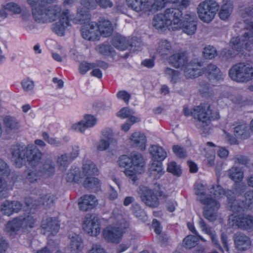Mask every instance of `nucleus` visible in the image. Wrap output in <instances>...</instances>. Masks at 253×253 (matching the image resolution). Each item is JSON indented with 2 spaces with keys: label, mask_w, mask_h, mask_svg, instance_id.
I'll list each match as a JSON object with an SVG mask.
<instances>
[{
  "label": "nucleus",
  "mask_w": 253,
  "mask_h": 253,
  "mask_svg": "<svg viewBox=\"0 0 253 253\" xmlns=\"http://www.w3.org/2000/svg\"><path fill=\"white\" fill-rule=\"evenodd\" d=\"M246 29L250 32L245 33L241 39L233 38L230 42L231 47L229 49H225L222 51L221 54L223 58H233L240 53H242L244 49L248 51L252 49L253 45V22H248Z\"/></svg>",
  "instance_id": "2"
},
{
  "label": "nucleus",
  "mask_w": 253,
  "mask_h": 253,
  "mask_svg": "<svg viewBox=\"0 0 253 253\" xmlns=\"http://www.w3.org/2000/svg\"><path fill=\"white\" fill-rule=\"evenodd\" d=\"M199 224L202 231L210 236L212 243L215 247L219 250L222 251V249L218 242L217 236L215 234V232L212 231L210 227H208L205 221L201 217H200Z\"/></svg>",
  "instance_id": "31"
},
{
  "label": "nucleus",
  "mask_w": 253,
  "mask_h": 253,
  "mask_svg": "<svg viewBox=\"0 0 253 253\" xmlns=\"http://www.w3.org/2000/svg\"><path fill=\"white\" fill-rule=\"evenodd\" d=\"M129 7L139 12H155L162 9L165 3V0H126Z\"/></svg>",
  "instance_id": "7"
},
{
  "label": "nucleus",
  "mask_w": 253,
  "mask_h": 253,
  "mask_svg": "<svg viewBox=\"0 0 253 253\" xmlns=\"http://www.w3.org/2000/svg\"><path fill=\"white\" fill-rule=\"evenodd\" d=\"M94 63H88L85 61L82 62L79 65V72L81 74L84 75L90 69L94 68Z\"/></svg>",
  "instance_id": "58"
},
{
  "label": "nucleus",
  "mask_w": 253,
  "mask_h": 253,
  "mask_svg": "<svg viewBox=\"0 0 253 253\" xmlns=\"http://www.w3.org/2000/svg\"><path fill=\"white\" fill-rule=\"evenodd\" d=\"M229 177L233 181L237 182L240 181L243 178V172L238 167H232L228 171Z\"/></svg>",
  "instance_id": "44"
},
{
  "label": "nucleus",
  "mask_w": 253,
  "mask_h": 253,
  "mask_svg": "<svg viewBox=\"0 0 253 253\" xmlns=\"http://www.w3.org/2000/svg\"><path fill=\"white\" fill-rule=\"evenodd\" d=\"M134 112L128 108H123L119 112H118L117 115L118 117L125 119L128 118V121L134 124L138 121V119L132 116Z\"/></svg>",
  "instance_id": "46"
},
{
  "label": "nucleus",
  "mask_w": 253,
  "mask_h": 253,
  "mask_svg": "<svg viewBox=\"0 0 253 253\" xmlns=\"http://www.w3.org/2000/svg\"><path fill=\"white\" fill-rule=\"evenodd\" d=\"M219 7V5L214 0H206L201 2L197 7L199 18L204 22H210L214 18Z\"/></svg>",
  "instance_id": "8"
},
{
  "label": "nucleus",
  "mask_w": 253,
  "mask_h": 253,
  "mask_svg": "<svg viewBox=\"0 0 253 253\" xmlns=\"http://www.w3.org/2000/svg\"><path fill=\"white\" fill-rule=\"evenodd\" d=\"M31 219V217L27 216L23 218H15L13 220L8 222L6 225V231L10 235H13L17 233L24 223Z\"/></svg>",
  "instance_id": "20"
},
{
  "label": "nucleus",
  "mask_w": 253,
  "mask_h": 253,
  "mask_svg": "<svg viewBox=\"0 0 253 253\" xmlns=\"http://www.w3.org/2000/svg\"><path fill=\"white\" fill-rule=\"evenodd\" d=\"M81 178V171L79 168L71 169L66 177L67 181L70 182H78Z\"/></svg>",
  "instance_id": "45"
},
{
  "label": "nucleus",
  "mask_w": 253,
  "mask_h": 253,
  "mask_svg": "<svg viewBox=\"0 0 253 253\" xmlns=\"http://www.w3.org/2000/svg\"><path fill=\"white\" fill-rule=\"evenodd\" d=\"M131 166L138 173L144 170V161L142 155L137 152H132L130 154Z\"/></svg>",
  "instance_id": "28"
},
{
  "label": "nucleus",
  "mask_w": 253,
  "mask_h": 253,
  "mask_svg": "<svg viewBox=\"0 0 253 253\" xmlns=\"http://www.w3.org/2000/svg\"><path fill=\"white\" fill-rule=\"evenodd\" d=\"M138 193L141 201L147 206L151 208L158 206L159 202L157 195L147 187L140 186Z\"/></svg>",
  "instance_id": "12"
},
{
  "label": "nucleus",
  "mask_w": 253,
  "mask_h": 253,
  "mask_svg": "<svg viewBox=\"0 0 253 253\" xmlns=\"http://www.w3.org/2000/svg\"><path fill=\"white\" fill-rule=\"evenodd\" d=\"M10 169L7 163L0 158V188L6 186V181L5 177L10 173Z\"/></svg>",
  "instance_id": "34"
},
{
  "label": "nucleus",
  "mask_w": 253,
  "mask_h": 253,
  "mask_svg": "<svg viewBox=\"0 0 253 253\" xmlns=\"http://www.w3.org/2000/svg\"><path fill=\"white\" fill-rule=\"evenodd\" d=\"M199 239L197 237L193 235H188L186 237L183 241L184 246L186 248L191 249L198 244Z\"/></svg>",
  "instance_id": "51"
},
{
  "label": "nucleus",
  "mask_w": 253,
  "mask_h": 253,
  "mask_svg": "<svg viewBox=\"0 0 253 253\" xmlns=\"http://www.w3.org/2000/svg\"><path fill=\"white\" fill-rule=\"evenodd\" d=\"M206 72L210 80L219 81L222 79L221 72L215 65H208L206 68Z\"/></svg>",
  "instance_id": "35"
},
{
  "label": "nucleus",
  "mask_w": 253,
  "mask_h": 253,
  "mask_svg": "<svg viewBox=\"0 0 253 253\" xmlns=\"http://www.w3.org/2000/svg\"><path fill=\"white\" fill-rule=\"evenodd\" d=\"M234 241L236 248L240 251L247 250L251 245L250 238L242 233H236L234 236Z\"/></svg>",
  "instance_id": "23"
},
{
  "label": "nucleus",
  "mask_w": 253,
  "mask_h": 253,
  "mask_svg": "<svg viewBox=\"0 0 253 253\" xmlns=\"http://www.w3.org/2000/svg\"><path fill=\"white\" fill-rule=\"evenodd\" d=\"M172 150L175 155L180 158H184L187 156V153L185 149L179 145H174Z\"/></svg>",
  "instance_id": "59"
},
{
  "label": "nucleus",
  "mask_w": 253,
  "mask_h": 253,
  "mask_svg": "<svg viewBox=\"0 0 253 253\" xmlns=\"http://www.w3.org/2000/svg\"><path fill=\"white\" fill-rule=\"evenodd\" d=\"M150 175L154 179H158L163 174L162 164L161 162L154 161L150 166Z\"/></svg>",
  "instance_id": "39"
},
{
  "label": "nucleus",
  "mask_w": 253,
  "mask_h": 253,
  "mask_svg": "<svg viewBox=\"0 0 253 253\" xmlns=\"http://www.w3.org/2000/svg\"><path fill=\"white\" fill-rule=\"evenodd\" d=\"M169 62L173 67L177 68H184L189 63L187 57L184 53L173 54L170 56Z\"/></svg>",
  "instance_id": "26"
},
{
  "label": "nucleus",
  "mask_w": 253,
  "mask_h": 253,
  "mask_svg": "<svg viewBox=\"0 0 253 253\" xmlns=\"http://www.w3.org/2000/svg\"><path fill=\"white\" fill-rule=\"evenodd\" d=\"M84 187L88 189L96 191L100 188L99 180L94 177H86L84 182Z\"/></svg>",
  "instance_id": "43"
},
{
  "label": "nucleus",
  "mask_w": 253,
  "mask_h": 253,
  "mask_svg": "<svg viewBox=\"0 0 253 253\" xmlns=\"http://www.w3.org/2000/svg\"><path fill=\"white\" fill-rule=\"evenodd\" d=\"M55 199V197L53 195L43 194L41 196L38 203H36V201H34V203H33L31 198H27L25 203L28 207L31 208L34 207L35 206H42L45 209H48L53 206Z\"/></svg>",
  "instance_id": "15"
},
{
  "label": "nucleus",
  "mask_w": 253,
  "mask_h": 253,
  "mask_svg": "<svg viewBox=\"0 0 253 253\" xmlns=\"http://www.w3.org/2000/svg\"><path fill=\"white\" fill-rule=\"evenodd\" d=\"M203 54L205 58L211 59L216 56V50L214 47L209 45L204 48Z\"/></svg>",
  "instance_id": "55"
},
{
  "label": "nucleus",
  "mask_w": 253,
  "mask_h": 253,
  "mask_svg": "<svg viewBox=\"0 0 253 253\" xmlns=\"http://www.w3.org/2000/svg\"><path fill=\"white\" fill-rule=\"evenodd\" d=\"M3 124L7 133L15 131L19 127V123L14 118L6 116L3 119Z\"/></svg>",
  "instance_id": "37"
},
{
  "label": "nucleus",
  "mask_w": 253,
  "mask_h": 253,
  "mask_svg": "<svg viewBox=\"0 0 253 253\" xmlns=\"http://www.w3.org/2000/svg\"><path fill=\"white\" fill-rule=\"evenodd\" d=\"M51 2L45 0H37L33 5L32 14L34 19L38 22H51L60 18L61 8L58 5H48Z\"/></svg>",
  "instance_id": "4"
},
{
  "label": "nucleus",
  "mask_w": 253,
  "mask_h": 253,
  "mask_svg": "<svg viewBox=\"0 0 253 253\" xmlns=\"http://www.w3.org/2000/svg\"><path fill=\"white\" fill-rule=\"evenodd\" d=\"M230 78L238 82H247L253 79V67L249 64L239 63L229 71Z\"/></svg>",
  "instance_id": "6"
},
{
  "label": "nucleus",
  "mask_w": 253,
  "mask_h": 253,
  "mask_svg": "<svg viewBox=\"0 0 253 253\" xmlns=\"http://www.w3.org/2000/svg\"><path fill=\"white\" fill-rule=\"evenodd\" d=\"M81 4L85 9H84L82 12L81 10L78 9V18L81 21L89 19V15L87 10L94 8V3L92 0H82Z\"/></svg>",
  "instance_id": "33"
},
{
  "label": "nucleus",
  "mask_w": 253,
  "mask_h": 253,
  "mask_svg": "<svg viewBox=\"0 0 253 253\" xmlns=\"http://www.w3.org/2000/svg\"><path fill=\"white\" fill-rule=\"evenodd\" d=\"M167 170L169 172L176 176H180L181 174V170L180 166L177 165L174 162H171L169 163Z\"/></svg>",
  "instance_id": "56"
},
{
  "label": "nucleus",
  "mask_w": 253,
  "mask_h": 253,
  "mask_svg": "<svg viewBox=\"0 0 253 253\" xmlns=\"http://www.w3.org/2000/svg\"><path fill=\"white\" fill-rule=\"evenodd\" d=\"M12 160L17 167L20 168L27 159L29 164L35 167L39 163L42 158V153L34 145H16L11 148Z\"/></svg>",
  "instance_id": "1"
},
{
  "label": "nucleus",
  "mask_w": 253,
  "mask_h": 253,
  "mask_svg": "<svg viewBox=\"0 0 253 253\" xmlns=\"http://www.w3.org/2000/svg\"><path fill=\"white\" fill-rule=\"evenodd\" d=\"M1 212L4 215L9 216L13 213L12 205L11 202L8 201H5L1 205Z\"/></svg>",
  "instance_id": "54"
},
{
  "label": "nucleus",
  "mask_w": 253,
  "mask_h": 253,
  "mask_svg": "<svg viewBox=\"0 0 253 253\" xmlns=\"http://www.w3.org/2000/svg\"><path fill=\"white\" fill-rule=\"evenodd\" d=\"M149 152L154 161L162 162L167 157V153L161 147L153 145L149 148Z\"/></svg>",
  "instance_id": "30"
},
{
  "label": "nucleus",
  "mask_w": 253,
  "mask_h": 253,
  "mask_svg": "<svg viewBox=\"0 0 253 253\" xmlns=\"http://www.w3.org/2000/svg\"><path fill=\"white\" fill-rule=\"evenodd\" d=\"M118 164L121 167H129L131 166V158L126 155H122L119 158Z\"/></svg>",
  "instance_id": "61"
},
{
  "label": "nucleus",
  "mask_w": 253,
  "mask_h": 253,
  "mask_svg": "<svg viewBox=\"0 0 253 253\" xmlns=\"http://www.w3.org/2000/svg\"><path fill=\"white\" fill-rule=\"evenodd\" d=\"M245 203L246 208H253V190H250L245 194Z\"/></svg>",
  "instance_id": "60"
},
{
  "label": "nucleus",
  "mask_w": 253,
  "mask_h": 253,
  "mask_svg": "<svg viewBox=\"0 0 253 253\" xmlns=\"http://www.w3.org/2000/svg\"><path fill=\"white\" fill-rule=\"evenodd\" d=\"M112 44L121 50H126L129 45L128 42L126 38L120 35H117L113 38Z\"/></svg>",
  "instance_id": "41"
},
{
  "label": "nucleus",
  "mask_w": 253,
  "mask_h": 253,
  "mask_svg": "<svg viewBox=\"0 0 253 253\" xmlns=\"http://www.w3.org/2000/svg\"><path fill=\"white\" fill-rule=\"evenodd\" d=\"M82 37L88 41H95L99 39V32L97 30V24L94 22L84 25L81 30Z\"/></svg>",
  "instance_id": "14"
},
{
  "label": "nucleus",
  "mask_w": 253,
  "mask_h": 253,
  "mask_svg": "<svg viewBox=\"0 0 253 253\" xmlns=\"http://www.w3.org/2000/svg\"><path fill=\"white\" fill-rule=\"evenodd\" d=\"M200 65L198 61H191L184 68V74L187 79H194L201 76L202 72L199 68Z\"/></svg>",
  "instance_id": "19"
},
{
  "label": "nucleus",
  "mask_w": 253,
  "mask_h": 253,
  "mask_svg": "<svg viewBox=\"0 0 253 253\" xmlns=\"http://www.w3.org/2000/svg\"><path fill=\"white\" fill-rule=\"evenodd\" d=\"M172 47L171 43L166 40H163L160 41L157 47V52L162 56L168 55L172 52Z\"/></svg>",
  "instance_id": "36"
},
{
  "label": "nucleus",
  "mask_w": 253,
  "mask_h": 253,
  "mask_svg": "<svg viewBox=\"0 0 253 253\" xmlns=\"http://www.w3.org/2000/svg\"><path fill=\"white\" fill-rule=\"evenodd\" d=\"M42 137L45 141L51 145L55 147H58L61 144L60 141L57 140L54 138L50 137L48 134L46 132H43L42 133Z\"/></svg>",
  "instance_id": "62"
},
{
  "label": "nucleus",
  "mask_w": 253,
  "mask_h": 253,
  "mask_svg": "<svg viewBox=\"0 0 253 253\" xmlns=\"http://www.w3.org/2000/svg\"><path fill=\"white\" fill-rule=\"evenodd\" d=\"M210 193L211 194L209 196H211L217 202V199L222 198L224 196L227 197V191H225L223 188L220 185H212L211 187L209 189Z\"/></svg>",
  "instance_id": "40"
},
{
  "label": "nucleus",
  "mask_w": 253,
  "mask_h": 253,
  "mask_svg": "<svg viewBox=\"0 0 253 253\" xmlns=\"http://www.w3.org/2000/svg\"><path fill=\"white\" fill-rule=\"evenodd\" d=\"M99 53L103 55H113L115 52L114 48L109 44H101L97 46Z\"/></svg>",
  "instance_id": "53"
},
{
  "label": "nucleus",
  "mask_w": 253,
  "mask_h": 253,
  "mask_svg": "<svg viewBox=\"0 0 253 253\" xmlns=\"http://www.w3.org/2000/svg\"><path fill=\"white\" fill-rule=\"evenodd\" d=\"M42 227L43 234H45L46 232H47L54 235L58 232L60 225L55 218L50 217L43 221Z\"/></svg>",
  "instance_id": "25"
},
{
  "label": "nucleus",
  "mask_w": 253,
  "mask_h": 253,
  "mask_svg": "<svg viewBox=\"0 0 253 253\" xmlns=\"http://www.w3.org/2000/svg\"><path fill=\"white\" fill-rule=\"evenodd\" d=\"M55 166L54 162L50 159L44 160L39 170L42 176L44 175L49 176L55 172Z\"/></svg>",
  "instance_id": "32"
},
{
  "label": "nucleus",
  "mask_w": 253,
  "mask_h": 253,
  "mask_svg": "<svg viewBox=\"0 0 253 253\" xmlns=\"http://www.w3.org/2000/svg\"><path fill=\"white\" fill-rule=\"evenodd\" d=\"M183 113L185 116H192L197 120L196 126L197 127L203 132H205L206 127L208 126L211 120L219 118V115L216 112L214 113L211 109V106L208 104H201L193 108L190 111L187 107H184Z\"/></svg>",
  "instance_id": "3"
},
{
  "label": "nucleus",
  "mask_w": 253,
  "mask_h": 253,
  "mask_svg": "<svg viewBox=\"0 0 253 253\" xmlns=\"http://www.w3.org/2000/svg\"><path fill=\"white\" fill-rule=\"evenodd\" d=\"M233 10L232 5L230 3H226L223 5L219 12V16L222 20L227 19Z\"/></svg>",
  "instance_id": "49"
},
{
  "label": "nucleus",
  "mask_w": 253,
  "mask_h": 253,
  "mask_svg": "<svg viewBox=\"0 0 253 253\" xmlns=\"http://www.w3.org/2000/svg\"><path fill=\"white\" fill-rule=\"evenodd\" d=\"M127 226L128 223L123 219L114 226L106 227L103 232V237L108 242L118 243L122 234Z\"/></svg>",
  "instance_id": "9"
},
{
  "label": "nucleus",
  "mask_w": 253,
  "mask_h": 253,
  "mask_svg": "<svg viewBox=\"0 0 253 253\" xmlns=\"http://www.w3.org/2000/svg\"><path fill=\"white\" fill-rule=\"evenodd\" d=\"M233 194L231 191L227 190V198L228 208L234 213L244 211L245 209H247L245 202L239 198L235 199Z\"/></svg>",
  "instance_id": "17"
},
{
  "label": "nucleus",
  "mask_w": 253,
  "mask_h": 253,
  "mask_svg": "<svg viewBox=\"0 0 253 253\" xmlns=\"http://www.w3.org/2000/svg\"><path fill=\"white\" fill-rule=\"evenodd\" d=\"M165 73L172 84L176 83L179 80L180 72L178 71L167 68L165 70Z\"/></svg>",
  "instance_id": "50"
},
{
  "label": "nucleus",
  "mask_w": 253,
  "mask_h": 253,
  "mask_svg": "<svg viewBox=\"0 0 253 253\" xmlns=\"http://www.w3.org/2000/svg\"><path fill=\"white\" fill-rule=\"evenodd\" d=\"M176 28H182L183 32L187 35L194 34L197 29V17L195 13L186 14Z\"/></svg>",
  "instance_id": "11"
},
{
  "label": "nucleus",
  "mask_w": 253,
  "mask_h": 253,
  "mask_svg": "<svg viewBox=\"0 0 253 253\" xmlns=\"http://www.w3.org/2000/svg\"><path fill=\"white\" fill-rule=\"evenodd\" d=\"M233 126L234 134L237 138L246 139L249 137L250 132L247 124L236 123Z\"/></svg>",
  "instance_id": "29"
},
{
  "label": "nucleus",
  "mask_w": 253,
  "mask_h": 253,
  "mask_svg": "<svg viewBox=\"0 0 253 253\" xmlns=\"http://www.w3.org/2000/svg\"><path fill=\"white\" fill-rule=\"evenodd\" d=\"M130 143L132 146L143 151L146 148V137L140 132H135L130 137Z\"/></svg>",
  "instance_id": "24"
},
{
  "label": "nucleus",
  "mask_w": 253,
  "mask_h": 253,
  "mask_svg": "<svg viewBox=\"0 0 253 253\" xmlns=\"http://www.w3.org/2000/svg\"><path fill=\"white\" fill-rule=\"evenodd\" d=\"M21 84L22 88L25 91H31L34 88L35 84L34 81L28 78L23 79Z\"/></svg>",
  "instance_id": "57"
},
{
  "label": "nucleus",
  "mask_w": 253,
  "mask_h": 253,
  "mask_svg": "<svg viewBox=\"0 0 253 253\" xmlns=\"http://www.w3.org/2000/svg\"><path fill=\"white\" fill-rule=\"evenodd\" d=\"M70 246L72 250L77 253L81 251L83 248L81 238L77 235L73 236L71 239Z\"/></svg>",
  "instance_id": "47"
},
{
  "label": "nucleus",
  "mask_w": 253,
  "mask_h": 253,
  "mask_svg": "<svg viewBox=\"0 0 253 253\" xmlns=\"http://www.w3.org/2000/svg\"><path fill=\"white\" fill-rule=\"evenodd\" d=\"M101 138L107 140V141L111 143L113 141V134L112 130L110 128H106L102 131Z\"/></svg>",
  "instance_id": "63"
},
{
  "label": "nucleus",
  "mask_w": 253,
  "mask_h": 253,
  "mask_svg": "<svg viewBox=\"0 0 253 253\" xmlns=\"http://www.w3.org/2000/svg\"><path fill=\"white\" fill-rule=\"evenodd\" d=\"M195 192L196 195L199 196L198 200L205 205L203 212L204 217L211 222L215 221L218 216L220 203L206 194L205 186L203 184L195 185Z\"/></svg>",
  "instance_id": "5"
},
{
  "label": "nucleus",
  "mask_w": 253,
  "mask_h": 253,
  "mask_svg": "<svg viewBox=\"0 0 253 253\" xmlns=\"http://www.w3.org/2000/svg\"><path fill=\"white\" fill-rule=\"evenodd\" d=\"M152 24L156 29L160 30H163L169 26V24L167 23L163 13H159L154 16Z\"/></svg>",
  "instance_id": "42"
},
{
  "label": "nucleus",
  "mask_w": 253,
  "mask_h": 253,
  "mask_svg": "<svg viewBox=\"0 0 253 253\" xmlns=\"http://www.w3.org/2000/svg\"><path fill=\"white\" fill-rule=\"evenodd\" d=\"M71 161L72 159L67 154H61L57 158V164L61 170H65Z\"/></svg>",
  "instance_id": "48"
},
{
  "label": "nucleus",
  "mask_w": 253,
  "mask_h": 253,
  "mask_svg": "<svg viewBox=\"0 0 253 253\" xmlns=\"http://www.w3.org/2000/svg\"><path fill=\"white\" fill-rule=\"evenodd\" d=\"M83 228L90 235L97 236L100 232L98 217L94 214L87 215L84 221Z\"/></svg>",
  "instance_id": "13"
},
{
  "label": "nucleus",
  "mask_w": 253,
  "mask_h": 253,
  "mask_svg": "<svg viewBox=\"0 0 253 253\" xmlns=\"http://www.w3.org/2000/svg\"><path fill=\"white\" fill-rule=\"evenodd\" d=\"M69 15L68 10L63 11L60 17L59 22L53 25L52 30L57 35L63 36L65 28L69 26Z\"/></svg>",
  "instance_id": "18"
},
{
  "label": "nucleus",
  "mask_w": 253,
  "mask_h": 253,
  "mask_svg": "<svg viewBox=\"0 0 253 253\" xmlns=\"http://www.w3.org/2000/svg\"><path fill=\"white\" fill-rule=\"evenodd\" d=\"M229 223L232 227H237L242 229L253 227V216L244 214H231L229 217Z\"/></svg>",
  "instance_id": "10"
},
{
  "label": "nucleus",
  "mask_w": 253,
  "mask_h": 253,
  "mask_svg": "<svg viewBox=\"0 0 253 253\" xmlns=\"http://www.w3.org/2000/svg\"><path fill=\"white\" fill-rule=\"evenodd\" d=\"M96 123V119L93 116L86 115L84 116V120L77 124H74L72 126V128L79 132H83L85 129L92 127Z\"/></svg>",
  "instance_id": "21"
},
{
  "label": "nucleus",
  "mask_w": 253,
  "mask_h": 253,
  "mask_svg": "<svg viewBox=\"0 0 253 253\" xmlns=\"http://www.w3.org/2000/svg\"><path fill=\"white\" fill-rule=\"evenodd\" d=\"M165 18L166 19L167 23L169 25H173L178 26L182 19V11L180 8L170 7L167 8L163 14Z\"/></svg>",
  "instance_id": "16"
},
{
  "label": "nucleus",
  "mask_w": 253,
  "mask_h": 253,
  "mask_svg": "<svg viewBox=\"0 0 253 253\" xmlns=\"http://www.w3.org/2000/svg\"><path fill=\"white\" fill-rule=\"evenodd\" d=\"M41 176V173L37 169H29L27 171L26 179L31 183L37 181Z\"/></svg>",
  "instance_id": "52"
},
{
  "label": "nucleus",
  "mask_w": 253,
  "mask_h": 253,
  "mask_svg": "<svg viewBox=\"0 0 253 253\" xmlns=\"http://www.w3.org/2000/svg\"><path fill=\"white\" fill-rule=\"evenodd\" d=\"M97 30L101 35L104 37H108L111 35L113 28L111 22L107 20L101 18L97 24Z\"/></svg>",
  "instance_id": "27"
},
{
  "label": "nucleus",
  "mask_w": 253,
  "mask_h": 253,
  "mask_svg": "<svg viewBox=\"0 0 253 253\" xmlns=\"http://www.w3.org/2000/svg\"><path fill=\"white\" fill-rule=\"evenodd\" d=\"M97 203V200L94 196L86 195L81 198L78 204L81 210L86 211L94 208Z\"/></svg>",
  "instance_id": "22"
},
{
  "label": "nucleus",
  "mask_w": 253,
  "mask_h": 253,
  "mask_svg": "<svg viewBox=\"0 0 253 253\" xmlns=\"http://www.w3.org/2000/svg\"><path fill=\"white\" fill-rule=\"evenodd\" d=\"M240 11L241 14L244 17H253V5L242 8L241 9Z\"/></svg>",
  "instance_id": "64"
},
{
  "label": "nucleus",
  "mask_w": 253,
  "mask_h": 253,
  "mask_svg": "<svg viewBox=\"0 0 253 253\" xmlns=\"http://www.w3.org/2000/svg\"><path fill=\"white\" fill-rule=\"evenodd\" d=\"M83 170L84 175L86 177L97 175L98 172L96 165L90 160H86L84 162Z\"/></svg>",
  "instance_id": "38"
}]
</instances>
